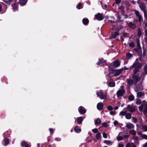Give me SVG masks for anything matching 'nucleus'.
<instances>
[{
  "label": "nucleus",
  "mask_w": 147,
  "mask_h": 147,
  "mask_svg": "<svg viewBox=\"0 0 147 147\" xmlns=\"http://www.w3.org/2000/svg\"><path fill=\"white\" fill-rule=\"evenodd\" d=\"M127 57L129 59H130L132 56V55L130 53H128L127 55Z\"/></svg>",
  "instance_id": "42"
},
{
  "label": "nucleus",
  "mask_w": 147,
  "mask_h": 147,
  "mask_svg": "<svg viewBox=\"0 0 147 147\" xmlns=\"http://www.w3.org/2000/svg\"><path fill=\"white\" fill-rule=\"evenodd\" d=\"M113 123L114 125L115 126H116L117 125L119 124L118 122L116 120H115L114 121Z\"/></svg>",
  "instance_id": "48"
},
{
  "label": "nucleus",
  "mask_w": 147,
  "mask_h": 147,
  "mask_svg": "<svg viewBox=\"0 0 147 147\" xmlns=\"http://www.w3.org/2000/svg\"><path fill=\"white\" fill-rule=\"evenodd\" d=\"M143 95V94L142 92H138L137 93V96L138 97H140Z\"/></svg>",
  "instance_id": "37"
},
{
  "label": "nucleus",
  "mask_w": 147,
  "mask_h": 147,
  "mask_svg": "<svg viewBox=\"0 0 147 147\" xmlns=\"http://www.w3.org/2000/svg\"><path fill=\"white\" fill-rule=\"evenodd\" d=\"M125 147H136L135 145L132 143H128Z\"/></svg>",
  "instance_id": "24"
},
{
  "label": "nucleus",
  "mask_w": 147,
  "mask_h": 147,
  "mask_svg": "<svg viewBox=\"0 0 147 147\" xmlns=\"http://www.w3.org/2000/svg\"><path fill=\"white\" fill-rule=\"evenodd\" d=\"M101 120L99 118H97L95 121V123L96 125H99L101 123Z\"/></svg>",
  "instance_id": "20"
},
{
  "label": "nucleus",
  "mask_w": 147,
  "mask_h": 147,
  "mask_svg": "<svg viewBox=\"0 0 147 147\" xmlns=\"http://www.w3.org/2000/svg\"><path fill=\"white\" fill-rule=\"evenodd\" d=\"M127 83L128 85H131L132 84L135 85L137 84V83L134 82V79H129L127 81Z\"/></svg>",
  "instance_id": "14"
},
{
  "label": "nucleus",
  "mask_w": 147,
  "mask_h": 147,
  "mask_svg": "<svg viewBox=\"0 0 147 147\" xmlns=\"http://www.w3.org/2000/svg\"><path fill=\"white\" fill-rule=\"evenodd\" d=\"M12 6L13 10H16L18 7V5L16 3H14L12 4Z\"/></svg>",
  "instance_id": "17"
},
{
  "label": "nucleus",
  "mask_w": 147,
  "mask_h": 147,
  "mask_svg": "<svg viewBox=\"0 0 147 147\" xmlns=\"http://www.w3.org/2000/svg\"><path fill=\"white\" fill-rule=\"evenodd\" d=\"M133 139L135 140H137L138 139V138L137 136H134L133 137Z\"/></svg>",
  "instance_id": "53"
},
{
  "label": "nucleus",
  "mask_w": 147,
  "mask_h": 147,
  "mask_svg": "<svg viewBox=\"0 0 147 147\" xmlns=\"http://www.w3.org/2000/svg\"><path fill=\"white\" fill-rule=\"evenodd\" d=\"M112 36L113 38H115L116 36L118 35L119 33L118 32H115L114 33L112 34Z\"/></svg>",
  "instance_id": "26"
},
{
  "label": "nucleus",
  "mask_w": 147,
  "mask_h": 147,
  "mask_svg": "<svg viewBox=\"0 0 147 147\" xmlns=\"http://www.w3.org/2000/svg\"><path fill=\"white\" fill-rule=\"evenodd\" d=\"M136 41L137 44V47L138 48H140V44L139 42V38H137L136 40Z\"/></svg>",
  "instance_id": "29"
},
{
  "label": "nucleus",
  "mask_w": 147,
  "mask_h": 147,
  "mask_svg": "<svg viewBox=\"0 0 147 147\" xmlns=\"http://www.w3.org/2000/svg\"><path fill=\"white\" fill-rule=\"evenodd\" d=\"M82 4L81 3H79L77 6V8L78 9H80L81 8H82V7L81 6Z\"/></svg>",
  "instance_id": "39"
},
{
  "label": "nucleus",
  "mask_w": 147,
  "mask_h": 147,
  "mask_svg": "<svg viewBox=\"0 0 147 147\" xmlns=\"http://www.w3.org/2000/svg\"><path fill=\"white\" fill-rule=\"evenodd\" d=\"M110 18L111 19V20H109L111 21V22H114V18L113 17H111Z\"/></svg>",
  "instance_id": "61"
},
{
  "label": "nucleus",
  "mask_w": 147,
  "mask_h": 147,
  "mask_svg": "<svg viewBox=\"0 0 147 147\" xmlns=\"http://www.w3.org/2000/svg\"><path fill=\"white\" fill-rule=\"evenodd\" d=\"M88 19L84 18L82 20V22L84 25L88 24Z\"/></svg>",
  "instance_id": "27"
},
{
  "label": "nucleus",
  "mask_w": 147,
  "mask_h": 147,
  "mask_svg": "<svg viewBox=\"0 0 147 147\" xmlns=\"http://www.w3.org/2000/svg\"><path fill=\"white\" fill-rule=\"evenodd\" d=\"M111 71H113V73H114V75H111V76L112 77L117 76L119 75L123 71V69L114 70L112 69H109V73L110 75L111 74Z\"/></svg>",
  "instance_id": "2"
},
{
  "label": "nucleus",
  "mask_w": 147,
  "mask_h": 147,
  "mask_svg": "<svg viewBox=\"0 0 147 147\" xmlns=\"http://www.w3.org/2000/svg\"><path fill=\"white\" fill-rule=\"evenodd\" d=\"M143 147H147V142L143 145Z\"/></svg>",
  "instance_id": "64"
},
{
  "label": "nucleus",
  "mask_w": 147,
  "mask_h": 147,
  "mask_svg": "<svg viewBox=\"0 0 147 147\" xmlns=\"http://www.w3.org/2000/svg\"><path fill=\"white\" fill-rule=\"evenodd\" d=\"M27 0H20V4L22 5H24L27 2Z\"/></svg>",
  "instance_id": "23"
},
{
  "label": "nucleus",
  "mask_w": 147,
  "mask_h": 147,
  "mask_svg": "<svg viewBox=\"0 0 147 147\" xmlns=\"http://www.w3.org/2000/svg\"><path fill=\"white\" fill-rule=\"evenodd\" d=\"M118 147H124V145L121 144H119Z\"/></svg>",
  "instance_id": "62"
},
{
  "label": "nucleus",
  "mask_w": 147,
  "mask_h": 147,
  "mask_svg": "<svg viewBox=\"0 0 147 147\" xmlns=\"http://www.w3.org/2000/svg\"><path fill=\"white\" fill-rule=\"evenodd\" d=\"M129 135H125L124 136L123 138H124L126 139L128 138L129 137Z\"/></svg>",
  "instance_id": "60"
},
{
  "label": "nucleus",
  "mask_w": 147,
  "mask_h": 147,
  "mask_svg": "<svg viewBox=\"0 0 147 147\" xmlns=\"http://www.w3.org/2000/svg\"><path fill=\"white\" fill-rule=\"evenodd\" d=\"M74 130L75 132L78 133H79L81 131V129L77 126L75 127Z\"/></svg>",
  "instance_id": "21"
},
{
  "label": "nucleus",
  "mask_w": 147,
  "mask_h": 147,
  "mask_svg": "<svg viewBox=\"0 0 147 147\" xmlns=\"http://www.w3.org/2000/svg\"><path fill=\"white\" fill-rule=\"evenodd\" d=\"M110 26H111V28L113 30L115 28V26L112 24H111V25Z\"/></svg>",
  "instance_id": "59"
},
{
  "label": "nucleus",
  "mask_w": 147,
  "mask_h": 147,
  "mask_svg": "<svg viewBox=\"0 0 147 147\" xmlns=\"http://www.w3.org/2000/svg\"><path fill=\"white\" fill-rule=\"evenodd\" d=\"M125 118L128 119H130L131 118V114L130 113H127L125 115Z\"/></svg>",
  "instance_id": "18"
},
{
  "label": "nucleus",
  "mask_w": 147,
  "mask_h": 147,
  "mask_svg": "<svg viewBox=\"0 0 147 147\" xmlns=\"http://www.w3.org/2000/svg\"><path fill=\"white\" fill-rule=\"evenodd\" d=\"M105 64V61L103 59H99V61L97 63V64L99 65H102Z\"/></svg>",
  "instance_id": "12"
},
{
  "label": "nucleus",
  "mask_w": 147,
  "mask_h": 147,
  "mask_svg": "<svg viewBox=\"0 0 147 147\" xmlns=\"http://www.w3.org/2000/svg\"><path fill=\"white\" fill-rule=\"evenodd\" d=\"M103 137L105 138H107V134L103 132L102 134Z\"/></svg>",
  "instance_id": "49"
},
{
  "label": "nucleus",
  "mask_w": 147,
  "mask_h": 147,
  "mask_svg": "<svg viewBox=\"0 0 147 147\" xmlns=\"http://www.w3.org/2000/svg\"><path fill=\"white\" fill-rule=\"evenodd\" d=\"M92 131L94 133H97L98 132V130L97 129L95 128L92 130Z\"/></svg>",
  "instance_id": "50"
},
{
  "label": "nucleus",
  "mask_w": 147,
  "mask_h": 147,
  "mask_svg": "<svg viewBox=\"0 0 147 147\" xmlns=\"http://www.w3.org/2000/svg\"><path fill=\"white\" fill-rule=\"evenodd\" d=\"M97 96L99 97L101 99H106V95L101 92H98L96 93Z\"/></svg>",
  "instance_id": "5"
},
{
  "label": "nucleus",
  "mask_w": 147,
  "mask_h": 147,
  "mask_svg": "<svg viewBox=\"0 0 147 147\" xmlns=\"http://www.w3.org/2000/svg\"><path fill=\"white\" fill-rule=\"evenodd\" d=\"M80 147H86V145L85 143L82 144L80 146Z\"/></svg>",
  "instance_id": "55"
},
{
  "label": "nucleus",
  "mask_w": 147,
  "mask_h": 147,
  "mask_svg": "<svg viewBox=\"0 0 147 147\" xmlns=\"http://www.w3.org/2000/svg\"><path fill=\"white\" fill-rule=\"evenodd\" d=\"M138 18V21L140 22L142 20V18L141 16H140L139 17H137Z\"/></svg>",
  "instance_id": "58"
},
{
  "label": "nucleus",
  "mask_w": 147,
  "mask_h": 147,
  "mask_svg": "<svg viewBox=\"0 0 147 147\" xmlns=\"http://www.w3.org/2000/svg\"><path fill=\"white\" fill-rule=\"evenodd\" d=\"M109 85L110 87H113L115 85V83L113 82H110L109 83Z\"/></svg>",
  "instance_id": "32"
},
{
  "label": "nucleus",
  "mask_w": 147,
  "mask_h": 147,
  "mask_svg": "<svg viewBox=\"0 0 147 147\" xmlns=\"http://www.w3.org/2000/svg\"><path fill=\"white\" fill-rule=\"evenodd\" d=\"M144 40L145 42H147V29L145 30V37Z\"/></svg>",
  "instance_id": "35"
},
{
  "label": "nucleus",
  "mask_w": 147,
  "mask_h": 147,
  "mask_svg": "<svg viewBox=\"0 0 147 147\" xmlns=\"http://www.w3.org/2000/svg\"><path fill=\"white\" fill-rule=\"evenodd\" d=\"M121 0H116L115 2L116 4H118L120 3Z\"/></svg>",
  "instance_id": "56"
},
{
  "label": "nucleus",
  "mask_w": 147,
  "mask_h": 147,
  "mask_svg": "<svg viewBox=\"0 0 147 147\" xmlns=\"http://www.w3.org/2000/svg\"><path fill=\"white\" fill-rule=\"evenodd\" d=\"M125 92V91L123 89H120L117 92V94L118 97L123 96Z\"/></svg>",
  "instance_id": "6"
},
{
  "label": "nucleus",
  "mask_w": 147,
  "mask_h": 147,
  "mask_svg": "<svg viewBox=\"0 0 147 147\" xmlns=\"http://www.w3.org/2000/svg\"><path fill=\"white\" fill-rule=\"evenodd\" d=\"M132 121L134 123H136L137 121V119L135 117H133L132 119Z\"/></svg>",
  "instance_id": "36"
},
{
  "label": "nucleus",
  "mask_w": 147,
  "mask_h": 147,
  "mask_svg": "<svg viewBox=\"0 0 147 147\" xmlns=\"http://www.w3.org/2000/svg\"><path fill=\"white\" fill-rule=\"evenodd\" d=\"M128 110L130 112H133L135 111V108L132 105H128L127 108Z\"/></svg>",
  "instance_id": "8"
},
{
  "label": "nucleus",
  "mask_w": 147,
  "mask_h": 147,
  "mask_svg": "<svg viewBox=\"0 0 147 147\" xmlns=\"http://www.w3.org/2000/svg\"><path fill=\"white\" fill-rule=\"evenodd\" d=\"M103 106V104L101 102L98 103L97 105V107L99 110H101Z\"/></svg>",
  "instance_id": "13"
},
{
  "label": "nucleus",
  "mask_w": 147,
  "mask_h": 147,
  "mask_svg": "<svg viewBox=\"0 0 147 147\" xmlns=\"http://www.w3.org/2000/svg\"><path fill=\"white\" fill-rule=\"evenodd\" d=\"M129 133L133 135H135L136 134V131L134 130H131L129 131Z\"/></svg>",
  "instance_id": "30"
},
{
  "label": "nucleus",
  "mask_w": 147,
  "mask_h": 147,
  "mask_svg": "<svg viewBox=\"0 0 147 147\" xmlns=\"http://www.w3.org/2000/svg\"><path fill=\"white\" fill-rule=\"evenodd\" d=\"M102 126L104 127H107V124L105 122L103 123L102 124Z\"/></svg>",
  "instance_id": "47"
},
{
  "label": "nucleus",
  "mask_w": 147,
  "mask_h": 147,
  "mask_svg": "<svg viewBox=\"0 0 147 147\" xmlns=\"http://www.w3.org/2000/svg\"><path fill=\"white\" fill-rule=\"evenodd\" d=\"M79 112L82 114H83L86 112V110L84 107L82 106H80L78 108Z\"/></svg>",
  "instance_id": "9"
},
{
  "label": "nucleus",
  "mask_w": 147,
  "mask_h": 147,
  "mask_svg": "<svg viewBox=\"0 0 147 147\" xmlns=\"http://www.w3.org/2000/svg\"><path fill=\"white\" fill-rule=\"evenodd\" d=\"M129 100L131 101H132L134 99V96L132 95H130L129 98H128Z\"/></svg>",
  "instance_id": "34"
},
{
  "label": "nucleus",
  "mask_w": 147,
  "mask_h": 147,
  "mask_svg": "<svg viewBox=\"0 0 147 147\" xmlns=\"http://www.w3.org/2000/svg\"><path fill=\"white\" fill-rule=\"evenodd\" d=\"M120 63L119 61H115L113 62V66L115 67H117L120 65Z\"/></svg>",
  "instance_id": "15"
},
{
  "label": "nucleus",
  "mask_w": 147,
  "mask_h": 147,
  "mask_svg": "<svg viewBox=\"0 0 147 147\" xmlns=\"http://www.w3.org/2000/svg\"><path fill=\"white\" fill-rule=\"evenodd\" d=\"M116 113V112L115 111H111L110 112V114L111 115H115Z\"/></svg>",
  "instance_id": "44"
},
{
  "label": "nucleus",
  "mask_w": 147,
  "mask_h": 147,
  "mask_svg": "<svg viewBox=\"0 0 147 147\" xmlns=\"http://www.w3.org/2000/svg\"><path fill=\"white\" fill-rule=\"evenodd\" d=\"M129 27L132 29L136 27L135 25L131 22H129L128 24Z\"/></svg>",
  "instance_id": "25"
},
{
  "label": "nucleus",
  "mask_w": 147,
  "mask_h": 147,
  "mask_svg": "<svg viewBox=\"0 0 147 147\" xmlns=\"http://www.w3.org/2000/svg\"><path fill=\"white\" fill-rule=\"evenodd\" d=\"M111 75H110L109 74V75H108L106 76V77L107 78V77L108 76L109 77V76H110L111 77H112L111 75H114V74H113L114 73H113V71H111Z\"/></svg>",
  "instance_id": "52"
},
{
  "label": "nucleus",
  "mask_w": 147,
  "mask_h": 147,
  "mask_svg": "<svg viewBox=\"0 0 147 147\" xmlns=\"http://www.w3.org/2000/svg\"><path fill=\"white\" fill-rule=\"evenodd\" d=\"M101 135L100 133V132H99L98 133L96 134V138L98 140L100 139V138L101 137Z\"/></svg>",
  "instance_id": "31"
},
{
  "label": "nucleus",
  "mask_w": 147,
  "mask_h": 147,
  "mask_svg": "<svg viewBox=\"0 0 147 147\" xmlns=\"http://www.w3.org/2000/svg\"><path fill=\"white\" fill-rule=\"evenodd\" d=\"M125 127L128 129H134V125L130 123H126Z\"/></svg>",
  "instance_id": "10"
},
{
  "label": "nucleus",
  "mask_w": 147,
  "mask_h": 147,
  "mask_svg": "<svg viewBox=\"0 0 147 147\" xmlns=\"http://www.w3.org/2000/svg\"><path fill=\"white\" fill-rule=\"evenodd\" d=\"M139 109L140 111L143 110L144 115L146 116V114L147 112V105L146 104H142L139 107Z\"/></svg>",
  "instance_id": "3"
},
{
  "label": "nucleus",
  "mask_w": 147,
  "mask_h": 147,
  "mask_svg": "<svg viewBox=\"0 0 147 147\" xmlns=\"http://www.w3.org/2000/svg\"><path fill=\"white\" fill-rule=\"evenodd\" d=\"M135 13L137 17H139L140 16V15L139 12L138 11L135 10Z\"/></svg>",
  "instance_id": "38"
},
{
  "label": "nucleus",
  "mask_w": 147,
  "mask_h": 147,
  "mask_svg": "<svg viewBox=\"0 0 147 147\" xmlns=\"http://www.w3.org/2000/svg\"><path fill=\"white\" fill-rule=\"evenodd\" d=\"M144 76V74L142 73L139 78V74L138 73V71L135 70L134 71V73L133 75L132 78L134 79V82L137 83L138 81L143 80Z\"/></svg>",
  "instance_id": "1"
},
{
  "label": "nucleus",
  "mask_w": 147,
  "mask_h": 147,
  "mask_svg": "<svg viewBox=\"0 0 147 147\" xmlns=\"http://www.w3.org/2000/svg\"><path fill=\"white\" fill-rule=\"evenodd\" d=\"M107 109L109 111H111L113 109V107L111 106H108L107 108Z\"/></svg>",
  "instance_id": "45"
},
{
  "label": "nucleus",
  "mask_w": 147,
  "mask_h": 147,
  "mask_svg": "<svg viewBox=\"0 0 147 147\" xmlns=\"http://www.w3.org/2000/svg\"><path fill=\"white\" fill-rule=\"evenodd\" d=\"M121 27H120V26L117 27L116 28V30H118V31L120 30H121Z\"/></svg>",
  "instance_id": "57"
},
{
  "label": "nucleus",
  "mask_w": 147,
  "mask_h": 147,
  "mask_svg": "<svg viewBox=\"0 0 147 147\" xmlns=\"http://www.w3.org/2000/svg\"><path fill=\"white\" fill-rule=\"evenodd\" d=\"M104 142L107 145L109 146H111L113 144L112 142L111 141L109 140H105L104 141Z\"/></svg>",
  "instance_id": "16"
},
{
  "label": "nucleus",
  "mask_w": 147,
  "mask_h": 147,
  "mask_svg": "<svg viewBox=\"0 0 147 147\" xmlns=\"http://www.w3.org/2000/svg\"><path fill=\"white\" fill-rule=\"evenodd\" d=\"M143 66V65L140 63L139 62H135L134 63L133 65L130 68L131 69L132 68H134L136 69H139L141 67Z\"/></svg>",
  "instance_id": "4"
},
{
  "label": "nucleus",
  "mask_w": 147,
  "mask_h": 147,
  "mask_svg": "<svg viewBox=\"0 0 147 147\" xmlns=\"http://www.w3.org/2000/svg\"><path fill=\"white\" fill-rule=\"evenodd\" d=\"M123 139V137L122 136H118L117 138V140L118 141H120Z\"/></svg>",
  "instance_id": "46"
},
{
  "label": "nucleus",
  "mask_w": 147,
  "mask_h": 147,
  "mask_svg": "<svg viewBox=\"0 0 147 147\" xmlns=\"http://www.w3.org/2000/svg\"><path fill=\"white\" fill-rule=\"evenodd\" d=\"M142 130L144 131H147V126L145 125H143L142 126Z\"/></svg>",
  "instance_id": "33"
},
{
  "label": "nucleus",
  "mask_w": 147,
  "mask_h": 147,
  "mask_svg": "<svg viewBox=\"0 0 147 147\" xmlns=\"http://www.w3.org/2000/svg\"><path fill=\"white\" fill-rule=\"evenodd\" d=\"M83 120V118L81 117H78L77 119V121L79 124L82 123Z\"/></svg>",
  "instance_id": "19"
},
{
  "label": "nucleus",
  "mask_w": 147,
  "mask_h": 147,
  "mask_svg": "<svg viewBox=\"0 0 147 147\" xmlns=\"http://www.w3.org/2000/svg\"><path fill=\"white\" fill-rule=\"evenodd\" d=\"M144 69L145 74H147V65L144 67Z\"/></svg>",
  "instance_id": "40"
},
{
  "label": "nucleus",
  "mask_w": 147,
  "mask_h": 147,
  "mask_svg": "<svg viewBox=\"0 0 147 147\" xmlns=\"http://www.w3.org/2000/svg\"><path fill=\"white\" fill-rule=\"evenodd\" d=\"M141 34V32L140 30L139 29L138 30V35L139 38Z\"/></svg>",
  "instance_id": "41"
},
{
  "label": "nucleus",
  "mask_w": 147,
  "mask_h": 147,
  "mask_svg": "<svg viewBox=\"0 0 147 147\" xmlns=\"http://www.w3.org/2000/svg\"><path fill=\"white\" fill-rule=\"evenodd\" d=\"M142 137L144 139H147V136L145 134L142 135Z\"/></svg>",
  "instance_id": "51"
},
{
  "label": "nucleus",
  "mask_w": 147,
  "mask_h": 147,
  "mask_svg": "<svg viewBox=\"0 0 147 147\" xmlns=\"http://www.w3.org/2000/svg\"><path fill=\"white\" fill-rule=\"evenodd\" d=\"M129 45L130 47H134V45L133 42H131L129 43Z\"/></svg>",
  "instance_id": "43"
},
{
  "label": "nucleus",
  "mask_w": 147,
  "mask_h": 147,
  "mask_svg": "<svg viewBox=\"0 0 147 147\" xmlns=\"http://www.w3.org/2000/svg\"><path fill=\"white\" fill-rule=\"evenodd\" d=\"M3 142H4V145L6 146L9 143V140L8 139L5 138L3 140Z\"/></svg>",
  "instance_id": "22"
},
{
  "label": "nucleus",
  "mask_w": 147,
  "mask_h": 147,
  "mask_svg": "<svg viewBox=\"0 0 147 147\" xmlns=\"http://www.w3.org/2000/svg\"><path fill=\"white\" fill-rule=\"evenodd\" d=\"M127 111H121L120 113L119 114V115L120 116L122 115L123 116L125 115L127 113Z\"/></svg>",
  "instance_id": "28"
},
{
  "label": "nucleus",
  "mask_w": 147,
  "mask_h": 147,
  "mask_svg": "<svg viewBox=\"0 0 147 147\" xmlns=\"http://www.w3.org/2000/svg\"><path fill=\"white\" fill-rule=\"evenodd\" d=\"M138 3L139 5V7L141 9H143V6L142 5H141L140 2H139V1H138Z\"/></svg>",
  "instance_id": "54"
},
{
  "label": "nucleus",
  "mask_w": 147,
  "mask_h": 147,
  "mask_svg": "<svg viewBox=\"0 0 147 147\" xmlns=\"http://www.w3.org/2000/svg\"><path fill=\"white\" fill-rule=\"evenodd\" d=\"M94 17L98 21L102 20L104 18L102 15L100 13H98L97 14L95 15Z\"/></svg>",
  "instance_id": "7"
},
{
  "label": "nucleus",
  "mask_w": 147,
  "mask_h": 147,
  "mask_svg": "<svg viewBox=\"0 0 147 147\" xmlns=\"http://www.w3.org/2000/svg\"><path fill=\"white\" fill-rule=\"evenodd\" d=\"M144 16L147 19V12H144Z\"/></svg>",
  "instance_id": "63"
},
{
  "label": "nucleus",
  "mask_w": 147,
  "mask_h": 147,
  "mask_svg": "<svg viewBox=\"0 0 147 147\" xmlns=\"http://www.w3.org/2000/svg\"><path fill=\"white\" fill-rule=\"evenodd\" d=\"M21 145L23 146H25V147H30L31 145L25 141H22L21 143Z\"/></svg>",
  "instance_id": "11"
}]
</instances>
